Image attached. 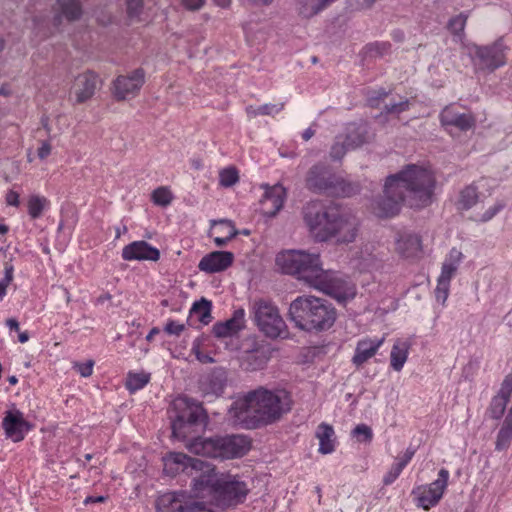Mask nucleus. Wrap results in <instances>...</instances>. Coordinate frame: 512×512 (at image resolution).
Masks as SVG:
<instances>
[{
  "label": "nucleus",
  "instance_id": "f257e3e1",
  "mask_svg": "<svg viewBox=\"0 0 512 512\" xmlns=\"http://www.w3.org/2000/svg\"><path fill=\"white\" fill-rule=\"evenodd\" d=\"M435 187L436 178L429 168L409 164L387 177L383 194L372 204L373 213L381 218L392 217L403 203L415 209L427 207L433 202Z\"/></svg>",
  "mask_w": 512,
  "mask_h": 512
},
{
  "label": "nucleus",
  "instance_id": "f03ea898",
  "mask_svg": "<svg viewBox=\"0 0 512 512\" xmlns=\"http://www.w3.org/2000/svg\"><path fill=\"white\" fill-rule=\"evenodd\" d=\"M291 395L285 389L259 386L235 400L229 410L231 420L246 429L271 425L292 409Z\"/></svg>",
  "mask_w": 512,
  "mask_h": 512
},
{
  "label": "nucleus",
  "instance_id": "7ed1b4c3",
  "mask_svg": "<svg viewBox=\"0 0 512 512\" xmlns=\"http://www.w3.org/2000/svg\"><path fill=\"white\" fill-rule=\"evenodd\" d=\"M276 264L283 273L295 276L310 287L331 295L339 302L354 296L353 287L322 268L319 254L304 250H287L276 256Z\"/></svg>",
  "mask_w": 512,
  "mask_h": 512
},
{
  "label": "nucleus",
  "instance_id": "20e7f679",
  "mask_svg": "<svg viewBox=\"0 0 512 512\" xmlns=\"http://www.w3.org/2000/svg\"><path fill=\"white\" fill-rule=\"evenodd\" d=\"M289 319L300 330L321 332L333 326L336 309L326 299L299 296L290 304Z\"/></svg>",
  "mask_w": 512,
  "mask_h": 512
},
{
  "label": "nucleus",
  "instance_id": "39448f33",
  "mask_svg": "<svg viewBox=\"0 0 512 512\" xmlns=\"http://www.w3.org/2000/svg\"><path fill=\"white\" fill-rule=\"evenodd\" d=\"M210 468L211 471L197 476L196 492H200L201 497L211 495L218 506H233L243 502L248 493L245 482L236 476L218 475L211 463Z\"/></svg>",
  "mask_w": 512,
  "mask_h": 512
},
{
  "label": "nucleus",
  "instance_id": "423d86ee",
  "mask_svg": "<svg viewBox=\"0 0 512 512\" xmlns=\"http://www.w3.org/2000/svg\"><path fill=\"white\" fill-rule=\"evenodd\" d=\"M305 187L315 194L334 197H349L356 192V188L351 183L323 162H318L309 168L305 176Z\"/></svg>",
  "mask_w": 512,
  "mask_h": 512
},
{
  "label": "nucleus",
  "instance_id": "0eeeda50",
  "mask_svg": "<svg viewBox=\"0 0 512 512\" xmlns=\"http://www.w3.org/2000/svg\"><path fill=\"white\" fill-rule=\"evenodd\" d=\"M191 452L209 458L232 459L244 456L250 449V441L242 435L218 438H195L189 445Z\"/></svg>",
  "mask_w": 512,
  "mask_h": 512
},
{
  "label": "nucleus",
  "instance_id": "6e6552de",
  "mask_svg": "<svg viewBox=\"0 0 512 512\" xmlns=\"http://www.w3.org/2000/svg\"><path fill=\"white\" fill-rule=\"evenodd\" d=\"M341 208L338 205H324L320 201H310L303 208V219L310 233L318 242L331 240V234Z\"/></svg>",
  "mask_w": 512,
  "mask_h": 512
},
{
  "label": "nucleus",
  "instance_id": "1a4fd4ad",
  "mask_svg": "<svg viewBox=\"0 0 512 512\" xmlns=\"http://www.w3.org/2000/svg\"><path fill=\"white\" fill-rule=\"evenodd\" d=\"M172 432L175 437H185L186 427L202 425L207 421V414L202 405L187 396H179L171 405Z\"/></svg>",
  "mask_w": 512,
  "mask_h": 512
},
{
  "label": "nucleus",
  "instance_id": "9d476101",
  "mask_svg": "<svg viewBox=\"0 0 512 512\" xmlns=\"http://www.w3.org/2000/svg\"><path fill=\"white\" fill-rule=\"evenodd\" d=\"M251 313L259 330L267 337H279L286 326L278 308L269 300H254L251 304Z\"/></svg>",
  "mask_w": 512,
  "mask_h": 512
},
{
  "label": "nucleus",
  "instance_id": "9b49d317",
  "mask_svg": "<svg viewBox=\"0 0 512 512\" xmlns=\"http://www.w3.org/2000/svg\"><path fill=\"white\" fill-rule=\"evenodd\" d=\"M200 492L194 496L186 492H168L156 500L157 512H214L206 503L198 500Z\"/></svg>",
  "mask_w": 512,
  "mask_h": 512
},
{
  "label": "nucleus",
  "instance_id": "f8f14e48",
  "mask_svg": "<svg viewBox=\"0 0 512 512\" xmlns=\"http://www.w3.org/2000/svg\"><path fill=\"white\" fill-rule=\"evenodd\" d=\"M164 472L169 476H175L185 472L192 477L193 492H196V478L201 474L211 471L210 462L189 457L183 453H170L164 459Z\"/></svg>",
  "mask_w": 512,
  "mask_h": 512
},
{
  "label": "nucleus",
  "instance_id": "ddd939ff",
  "mask_svg": "<svg viewBox=\"0 0 512 512\" xmlns=\"http://www.w3.org/2000/svg\"><path fill=\"white\" fill-rule=\"evenodd\" d=\"M471 49L481 69L494 71L506 64V54L509 48L503 37L488 45L473 44Z\"/></svg>",
  "mask_w": 512,
  "mask_h": 512
},
{
  "label": "nucleus",
  "instance_id": "4468645a",
  "mask_svg": "<svg viewBox=\"0 0 512 512\" xmlns=\"http://www.w3.org/2000/svg\"><path fill=\"white\" fill-rule=\"evenodd\" d=\"M449 479V471L440 469L438 478L428 485H420L412 490V495L416 497L417 506L424 510H429L437 505L441 500L444 491L447 488Z\"/></svg>",
  "mask_w": 512,
  "mask_h": 512
},
{
  "label": "nucleus",
  "instance_id": "2eb2a0df",
  "mask_svg": "<svg viewBox=\"0 0 512 512\" xmlns=\"http://www.w3.org/2000/svg\"><path fill=\"white\" fill-rule=\"evenodd\" d=\"M145 82L144 70L139 68L128 75H119L112 83V95L117 101H124L138 95Z\"/></svg>",
  "mask_w": 512,
  "mask_h": 512
},
{
  "label": "nucleus",
  "instance_id": "dca6fc26",
  "mask_svg": "<svg viewBox=\"0 0 512 512\" xmlns=\"http://www.w3.org/2000/svg\"><path fill=\"white\" fill-rule=\"evenodd\" d=\"M358 228V219L341 209L331 234V240L334 239L338 244L352 243L358 235Z\"/></svg>",
  "mask_w": 512,
  "mask_h": 512
},
{
  "label": "nucleus",
  "instance_id": "f3484780",
  "mask_svg": "<svg viewBox=\"0 0 512 512\" xmlns=\"http://www.w3.org/2000/svg\"><path fill=\"white\" fill-rule=\"evenodd\" d=\"M98 75L92 71L79 74L71 87V95L74 96L73 104H82L91 99L98 86Z\"/></svg>",
  "mask_w": 512,
  "mask_h": 512
},
{
  "label": "nucleus",
  "instance_id": "a211bd4d",
  "mask_svg": "<svg viewBox=\"0 0 512 512\" xmlns=\"http://www.w3.org/2000/svg\"><path fill=\"white\" fill-rule=\"evenodd\" d=\"M443 127H455L460 131H468L475 126V117L470 112L461 113L454 105H447L439 115Z\"/></svg>",
  "mask_w": 512,
  "mask_h": 512
},
{
  "label": "nucleus",
  "instance_id": "6ab92c4d",
  "mask_svg": "<svg viewBox=\"0 0 512 512\" xmlns=\"http://www.w3.org/2000/svg\"><path fill=\"white\" fill-rule=\"evenodd\" d=\"M2 427L6 436L14 442L23 440L25 433L31 428L30 424L25 420L23 413L17 409L6 411Z\"/></svg>",
  "mask_w": 512,
  "mask_h": 512
},
{
  "label": "nucleus",
  "instance_id": "aec40b11",
  "mask_svg": "<svg viewBox=\"0 0 512 512\" xmlns=\"http://www.w3.org/2000/svg\"><path fill=\"white\" fill-rule=\"evenodd\" d=\"M122 258L126 261H158L160 251L146 241H134L126 245L122 250Z\"/></svg>",
  "mask_w": 512,
  "mask_h": 512
},
{
  "label": "nucleus",
  "instance_id": "412c9836",
  "mask_svg": "<svg viewBox=\"0 0 512 512\" xmlns=\"http://www.w3.org/2000/svg\"><path fill=\"white\" fill-rule=\"evenodd\" d=\"M286 197L285 188L280 185L268 187L260 201L261 211L267 217H274L283 207Z\"/></svg>",
  "mask_w": 512,
  "mask_h": 512
},
{
  "label": "nucleus",
  "instance_id": "4be33fe9",
  "mask_svg": "<svg viewBox=\"0 0 512 512\" xmlns=\"http://www.w3.org/2000/svg\"><path fill=\"white\" fill-rule=\"evenodd\" d=\"M271 358L270 348L255 344L250 350L243 353L241 357V366L247 371H257L263 369Z\"/></svg>",
  "mask_w": 512,
  "mask_h": 512
},
{
  "label": "nucleus",
  "instance_id": "5701e85b",
  "mask_svg": "<svg viewBox=\"0 0 512 512\" xmlns=\"http://www.w3.org/2000/svg\"><path fill=\"white\" fill-rule=\"evenodd\" d=\"M512 394V373L508 374L501 384L499 392L492 398L488 414L490 418L499 420L504 415Z\"/></svg>",
  "mask_w": 512,
  "mask_h": 512
},
{
  "label": "nucleus",
  "instance_id": "b1692460",
  "mask_svg": "<svg viewBox=\"0 0 512 512\" xmlns=\"http://www.w3.org/2000/svg\"><path fill=\"white\" fill-rule=\"evenodd\" d=\"M234 255L228 251H214L204 256L198 268L207 273H216L226 270L233 263Z\"/></svg>",
  "mask_w": 512,
  "mask_h": 512
},
{
  "label": "nucleus",
  "instance_id": "393cba45",
  "mask_svg": "<svg viewBox=\"0 0 512 512\" xmlns=\"http://www.w3.org/2000/svg\"><path fill=\"white\" fill-rule=\"evenodd\" d=\"M383 343L384 337H366L360 339L356 344L355 353L352 357V363L357 367H361L377 353L378 349L382 346Z\"/></svg>",
  "mask_w": 512,
  "mask_h": 512
},
{
  "label": "nucleus",
  "instance_id": "a878e982",
  "mask_svg": "<svg viewBox=\"0 0 512 512\" xmlns=\"http://www.w3.org/2000/svg\"><path fill=\"white\" fill-rule=\"evenodd\" d=\"M245 325V311L240 308L234 311L233 316L225 322H218L213 326V333L218 338L231 336Z\"/></svg>",
  "mask_w": 512,
  "mask_h": 512
},
{
  "label": "nucleus",
  "instance_id": "bb28decb",
  "mask_svg": "<svg viewBox=\"0 0 512 512\" xmlns=\"http://www.w3.org/2000/svg\"><path fill=\"white\" fill-rule=\"evenodd\" d=\"M396 251L404 258L416 257L421 252V239L418 235L404 233L396 242Z\"/></svg>",
  "mask_w": 512,
  "mask_h": 512
},
{
  "label": "nucleus",
  "instance_id": "cd10ccee",
  "mask_svg": "<svg viewBox=\"0 0 512 512\" xmlns=\"http://www.w3.org/2000/svg\"><path fill=\"white\" fill-rule=\"evenodd\" d=\"M345 140L351 150L361 147L368 141V129L366 125L350 123L345 127V131L339 134Z\"/></svg>",
  "mask_w": 512,
  "mask_h": 512
},
{
  "label": "nucleus",
  "instance_id": "c85d7f7f",
  "mask_svg": "<svg viewBox=\"0 0 512 512\" xmlns=\"http://www.w3.org/2000/svg\"><path fill=\"white\" fill-rule=\"evenodd\" d=\"M462 257L463 254L461 253V251H459L456 248H452L449 252L448 257L445 259L442 265V270L438 278V281L450 284L451 278L456 273L461 263Z\"/></svg>",
  "mask_w": 512,
  "mask_h": 512
},
{
  "label": "nucleus",
  "instance_id": "c756f323",
  "mask_svg": "<svg viewBox=\"0 0 512 512\" xmlns=\"http://www.w3.org/2000/svg\"><path fill=\"white\" fill-rule=\"evenodd\" d=\"M316 437L319 440L321 454H330L335 450V433L331 425L321 423L317 428Z\"/></svg>",
  "mask_w": 512,
  "mask_h": 512
},
{
  "label": "nucleus",
  "instance_id": "7c9ffc66",
  "mask_svg": "<svg viewBox=\"0 0 512 512\" xmlns=\"http://www.w3.org/2000/svg\"><path fill=\"white\" fill-rule=\"evenodd\" d=\"M409 344L397 340L390 353V365L395 371H401L408 358Z\"/></svg>",
  "mask_w": 512,
  "mask_h": 512
},
{
  "label": "nucleus",
  "instance_id": "2f4dec72",
  "mask_svg": "<svg viewBox=\"0 0 512 512\" xmlns=\"http://www.w3.org/2000/svg\"><path fill=\"white\" fill-rule=\"evenodd\" d=\"M478 199V188L474 184L468 185L460 191L457 207L459 210H469L477 204Z\"/></svg>",
  "mask_w": 512,
  "mask_h": 512
},
{
  "label": "nucleus",
  "instance_id": "473e14b6",
  "mask_svg": "<svg viewBox=\"0 0 512 512\" xmlns=\"http://www.w3.org/2000/svg\"><path fill=\"white\" fill-rule=\"evenodd\" d=\"M60 14L69 21H75L82 15V8L79 0H57Z\"/></svg>",
  "mask_w": 512,
  "mask_h": 512
},
{
  "label": "nucleus",
  "instance_id": "72a5a7b5",
  "mask_svg": "<svg viewBox=\"0 0 512 512\" xmlns=\"http://www.w3.org/2000/svg\"><path fill=\"white\" fill-rule=\"evenodd\" d=\"M211 307V302L205 298L196 301L190 310L189 319L197 317L202 324L207 325L212 320Z\"/></svg>",
  "mask_w": 512,
  "mask_h": 512
},
{
  "label": "nucleus",
  "instance_id": "f704fd0d",
  "mask_svg": "<svg viewBox=\"0 0 512 512\" xmlns=\"http://www.w3.org/2000/svg\"><path fill=\"white\" fill-rule=\"evenodd\" d=\"M150 380L148 373H130L126 380V388L131 392L142 389Z\"/></svg>",
  "mask_w": 512,
  "mask_h": 512
},
{
  "label": "nucleus",
  "instance_id": "c9c22d12",
  "mask_svg": "<svg viewBox=\"0 0 512 512\" xmlns=\"http://www.w3.org/2000/svg\"><path fill=\"white\" fill-rule=\"evenodd\" d=\"M214 225L223 226L227 229V235L223 237H215L214 243L217 247H223L225 246L232 238H234L238 231L236 230L233 223L229 220H219V221H213Z\"/></svg>",
  "mask_w": 512,
  "mask_h": 512
},
{
  "label": "nucleus",
  "instance_id": "e433bc0d",
  "mask_svg": "<svg viewBox=\"0 0 512 512\" xmlns=\"http://www.w3.org/2000/svg\"><path fill=\"white\" fill-rule=\"evenodd\" d=\"M349 150H351V148L346 144L343 137L337 135L330 148L329 155L331 160L338 161L341 160Z\"/></svg>",
  "mask_w": 512,
  "mask_h": 512
},
{
  "label": "nucleus",
  "instance_id": "4c0bfd02",
  "mask_svg": "<svg viewBox=\"0 0 512 512\" xmlns=\"http://www.w3.org/2000/svg\"><path fill=\"white\" fill-rule=\"evenodd\" d=\"M467 19L468 15L464 13H460L459 15L452 17L447 25L449 31L453 35L461 39L462 36L464 35V29L466 26Z\"/></svg>",
  "mask_w": 512,
  "mask_h": 512
},
{
  "label": "nucleus",
  "instance_id": "58836bf2",
  "mask_svg": "<svg viewBox=\"0 0 512 512\" xmlns=\"http://www.w3.org/2000/svg\"><path fill=\"white\" fill-rule=\"evenodd\" d=\"M47 200L44 197L33 195L28 200V213L33 219H37L41 216L45 209Z\"/></svg>",
  "mask_w": 512,
  "mask_h": 512
},
{
  "label": "nucleus",
  "instance_id": "ea45409f",
  "mask_svg": "<svg viewBox=\"0 0 512 512\" xmlns=\"http://www.w3.org/2000/svg\"><path fill=\"white\" fill-rule=\"evenodd\" d=\"M284 108V104L280 103L278 105L275 104H264L257 108L249 107L247 108V112L249 115L257 116V115H274L279 113Z\"/></svg>",
  "mask_w": 512,
  "mask_h": 512
},
{
  "label": "nucleus",
  "instance_id": "a19ab883",
  "mask_svg": "<svg viewBox=\"0 0 512 512\" xmlns=\"http://www.w3.org/2000/svg\"><path fill=\"white\" fill-rule=\"evenodd\" d=\"M173 199L171 191L167 187H159L152 193V200L156 205L168 206Z\"/></svg>",
  "mask_w": 512,
  "mask_h": 512
},
{
  "label": "nucleus",
  "instance_id": "79ce46f5",
  "mask_svg": "<svg viewBox=\"0 0 512 512\" xmlns=\"http://www.w3.org/2000/svg\"><path fill=\"white\" fill-rule=\"evenodd\" d=\"M239 180L238 171L234 167H229L221 170L219 174V181L223 187H231Z\"/></svg>",
  "mask_w": 512,
  "mask_h": 512
},
{
  "label": "nucleus",
  "instance_id": "37998d69",
  "mask_svg": "<svg viewBox=\"0 0 512 512\" xmlns=\"http://www.w3.org/2000/svg\"><path fill=\"white\" fill-rule=\"evenodd\" d=\"M352 436L356 437L359 442L370 443L373 438L372 429L366 424H358L352 430Z\"/></svg>",
  "mask_w": 512,
  "mask_h": 512
},
{
  "label": "nucleus",
  "instance_id": "c03bdc74",
  "mask_svg": "<svg viewBox=\"0 0 512 512\" xmlns=\"http://www.w3.org/2000/svg\"><path fill=\"white\" fill-rule=\"evenodd\" d=\"M410 101L408 99H401L399 101H393L384 106V111L387 114L399 115L402 112L409 110Z\"/></svg>",
  "mask_w": 512,
  "mask_h": 512
},
{
  "label": "nucleus",
  "instance_id": "a18cd8bd",
  "mask_svg": "<svg viewBox=\"0 0 512 512\" xmlns=\"http://www.w3.org/2000/svg\"><path fill=\"white\" fill-rule=\"evenodd\" d=\"M4 277L0 280V301L4 298L6 295V289L10 285V283L13 280V272L14 268L13 265L9 263H5L4 267Z\"/></svg>",
  "mask_w": 512,
  "mask_h": 512
},
{
  "label": "nucleus",
  "instance_id": "49530a36",
  "mask_svg": "<svg viewBox=\"0 0 512 512\" xmlns=\"http://www.w3.org/2000/svg\"><path fill=\"white\" fill-rule=\"evenodd\" d=\"M403 469L402 464L394 463L383 478L384 485H391L399 477Z\"/></svg>",
  "mask_w": 512,
  "mask_h": 512
},
{
  "label": "nucleus",
  "instance_id": "de8ad7c7",
  "mask_svg": "<svg viewBox=\"0 0 512 512\" xmlns=\"http://www.w3.org/2000/svg\"><path fill=\"white\" fill-rule=\"evenodd\" d=\"M130 18L138 17L143 9V0H125Z\"/></svg>",
  "mask_w": 512,
  "mask_h": 512
},
{
  "label": "nucleus",
  "instance_id": "09e8293b",
  "mask_svg": "<svg viewBox=\"0 0 512 512\" xmlns=\"http://www.w3.org/2000/svg\"><path fill=\"white\" fill-rule=\"evenodd\" d=\"M450 284L445 282L437 281V286L435 289V297L438 302L444 304L449 295Z\"/></svg>",
  "mask_w": 512,
  "mask_h": 512
},
{
  "label": "nucleus",
  "instance_id": "8fccbe9b",
  "mask_svg": "<svg viewBox=\"0 0 512 512\" xmlns=\"http://www.w3.org/2000/svg\"><path fill=\"white\" fill-rule=\"evenodd\" d=\"M504 208V204L502 202H497L495 205L489 207L479 219L476 221L479 222H488L490 221L496 214H498Z\"/></svg>",
  "mask_w": 512,
  "mask_h": 512
},
{
  "label": "nucleus",
  "instance_id": "3c124183",
  "mask_svg": "<svg viewBox=\"0 0 512 512\" xmlns=\"http://www.w3.org/2000/svg\"><path fill=\"white\" fill-rule=\"evenodd\" d=\"M93 366L94 361L88 360L85 363L76 362L73 367L82 377H89L93 372Z\"/></svg>",
  "mask_w": 512,
  "mask_h": 512
},
{
  "label": "nucleus",
  "instance_id": "603ef678",
  "mask_svg": "<svg viewBox=\"0 0 512 512\" xmlns=\"http://www.w3.org/2000/svg\"><path fill=\"white\" fill-rule=\"evenodd\" d=\"M185 329L184 324H180L174 320H169L164 327V331L169 335L179 336Z\"/></svg>",
  "mask_w": 512,
  "mask_h": 512
},
{
  "label": "nucleus",
  "instance_id": "864d4df0",
  "mask_svg": "<svg viewBox=\"0 0 512 512\" xmlns=\"http://www.w3.org/2000/svg\"><path fill=\"white\" fill-rule=\"evenodd\" d=\"M183 7L189 11H198L206 3V0H181Z\"/></svg>",
  "mask_w": 512,
  "mask_h": 512
},
{
  "label": "nucleus",
  "instance_id": "5fc2aeb1",
  "mask_svg": "<svg viewBox=\"0 0 512 512\" xmlns=\"http://www.w3.org/2000/svg\"><path fill=\"white\" fill-rule=\"evenodd\" d=\"M192 351L195 353L196 358L201 363L207 364V363H213L214 362V359L212 357H210L208 354L203 353V352L200 351L198 344L193 343Z\"/></svg>",
  "mask_w": 512,
  "mask_h": 512
},
{
  "label": "nucleus",
  "instance_id": "6e6d98bb",
  "mask_svg": "<svg viewBox=\"0 0 512 512\" xmlns=\"http://www.w3.org/2000/svg\"><path fill=\"white\" fill-rule=\"evenodd\" d=\"M212 391L216 396L221 395L224 392L225 383L222 379L215 377L211 379Z\"/></svg>",
  "mask_w": 512,
  "mask_h": 512
},
{
  "label": "nucleus",
  "instance_id": "4d7b16f0",
  "mask_svg": "<svg viewBox=\"0 0 512 512\" xmlns=\"http://www.w3.org/2000/svg\"><path fill=\"white\" fill-rule=\"evenodd\" d=\"M51 145L49 142L43 141L38 148L37 155L41 160L46 159L51 153Z\"/></svg>",
  "mask_w": 512,
  "mask_h": 512
},
{
  "label": "nucleus",
  "instance_id": "13d9d810",
  "mask_svg": "<svg viewBox=\"0 0 512 512\" xmlns=\"http://www.w3.org/2000/svg\"><path fill=\"white\" fill-rule=\"evenodd\" d=\"M6 203L11 206H19V194L13 190H10L6 194Z\"/></svg>",
  "mask_w": 512,
  "mask_h": 512
},
{
  "label": "nucleus",
  "instance_id": "bf43d9fd",
  "mask_svg": "<svg viewBox=\"0 0 512 512\" xmlns=\"http://www.w3.org/2000/svg\"><path fill=\"white\" fill-rule=\"evenodd\" d=\"M415 454V450L414 449H411V448H408L404 455L398 459V463L399 464H402V466L405 468L406 465L411 461V459L413 458Z\"/></svg>",
  "mask_w": 512,
  "mask_h": 512
},
{
  "label": "nucleus",
  "instance_id": "052dcab7",
  "mask_svg": "<svg viewBox=\"0 0 512 512\" xmlns=\"http://www.w3.org/2000/svg\"><path fill=\"white\" fill-rule=\"evenodd\" d=\"M376 96L369 97V103L372 107L378 106V101L388 96V92L380 90L375 92Z\"/></svg>",
  "mask_w": 512,
  "mask_h": 512
},
{
  "label": "nucleus",
  "instance_id": "680f3d73",
  "mask_svg": "<svg viewBox=\"0 0 512 512\" xmlns=\"http://www.w3.org/2000/svg\"><path fill=\"white\" fill-rule=\"evenodd\" d=\"M6 325L10 328V330H14L16 332L20 331L19 323L15 318L7 319Z\"/></svg>",
  "mask_w": 512,
  "mask_h": 512
},
{
  "label": "nucleus",
  "instance_id": "e2e57ef3",
  "mask_svg": "<svg viewBox=\"0 0 512 512\" xmlns=\"http://www.w3.org/2000/svg\"><path fill=\"white\" fill-rule=\"evenodd\" d=\"M315 135V130H313L312 128H308L306 129L303 134H302V138L305 140V141H308L310 140L313 136Z\"/></svg>",
  "mask_w": 512,
  "mask_h": 512
},
{
  "label": "nucleus",
  "instance_id": "0e129e2a",
  "mask_svg": "<svg viewBox=\"0 0 512 512\" xmlns=\"http://www.w3.org/2000/svg\"><path fill=\"white\" fill-rule=\"evenodd\" d=\"M105 500V498L103 496H97V497H92V496H89L85 499L84 503L85 504H88V503H97V502H103Z\"/></svg>",
  "mask_w": 512,
  "mask_h": 512
},
{
  "label": "nucleus",
  "instance_id": "69168bd1",
  "mask_svg": "<svg viewBox=\"0 0 512 512\" xmlns=\"http://www.w3.org/2000/svg\"><path fill=\"white\" fill-rule=\"evenodd\" d=\"M160 333V329L157 328V327H154L150 330V332L148 333V335L146 336V340L147 341H152V339L154 338L155 335L159 334Z\"/></svg>",
  "mask_w": 512,
  "mask_h": 512
},
{
  "label": "nucleus",
  "instance_id": "338daca9",
  "mask_svg": "<svg viewBox=\"0 0 512 512\" xmlns=\"http://www.w3.org/2000/svg\"><path fill=\"white\" fill-rule=\"evenodd\" d=\"M216 5L227 8L231 4V0H213Z\"/></svg>",
  "mask_w": 512,
  "mask_h": 512
},
{
  "label": "nucleus",
  "instance_id": "774afa93",
  "mask_svg": "<svg viewBox=\"0 0 512 512\" xmlns=\"http://www.w3.org/2000/svg\"><path fill=\"white\" fill-rule=\"evenodd\" d=\"M18 338L21 343H25L29 340V334L27 331L19 332Z\"/></svg>",
  "mask_w": 512,
  "mask_h": 512
}]
</instances>
